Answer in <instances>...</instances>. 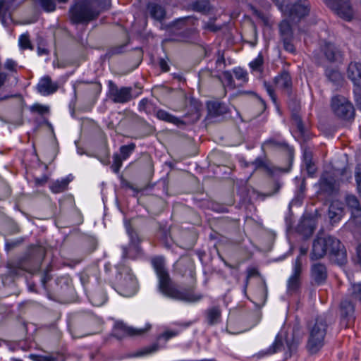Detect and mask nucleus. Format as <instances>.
<instances>
[{
    "label": "nucleus",
    "mask_w": 361,
    "mask_h": 361,
    "mask_svg": "<svg viewBox=\"0 0 361 361\" xmlns=\"http://www.w3.org/2000/svg\"><path fill=\"white\" fill-rule=\"evenodd\" d=\"M208 113L212 116H219L226 114L228 111V106L219 101H210L207 103Z\"/></svg>",
    "instance_id": "22"
},
{
    "label": "nucleus",
    "mask_w": 361,
    "mask_h": 361,
    "mask_svg": "<svg viewBox=\"0 0 361 361\" xmlns=\"http://www.w3.org/2000/svg\"><path fill=\"white\" fill-rule=\"evenodd\" d=\"M147 8L150 14V16L156 20L161 21L164 19L166 16L165 8L156 3H149Z\"/></svg>",
    "instance_id": "27"
},
{
    "label": "nucleus",
    "mask_w": 361,
    "mask_h": 361,
    "mask_svg": "<svg viewBox=\"0 0 361 361\" xmlns=\"http://www.w3.org/2000/svg\"><path fill=\"white\" fill-rule=\"evenodd\" d=\"M207 322L209 325L213 326L219 322L221 319V310L219 306H213L208 308L205 312Z\"/></svg>",
    "instance_id": "25"
},
{
    "label": "nucleus",
    "mask_w": 361,
    "mask_h": 361,
    "mask_svg": "<svg viewBox=\"0 0 361 361\" xmlns=\"http://www.w3.org/2000/svg\"><path fill=\"white\" fill-rule=\"evenodd\" d=\"M320 192L326 197H333L338 194L340 181L336 179L334 173L324 171L319 180Z\"/></svg>",
    "instance_id": "10"
},
{
    "label": "nucleus",
    "mask_w": 361,
    "mask_h": 361,
    "mask_svg": "<svg viewBox=\"0 0 361 361\" xmlns=\"http://www.w3.org/2000/svg\"><path fill=\"white\" fill-rule=\"evenodd\" d=\"M8 19H11V12L6 11L5 8L0 3V21L3 25H6Z\"/></svg>",
    "instance_id": "50"
},
{
    "label": "nucleus",
    "mask_w": 361,
    "mask_h": 361,
    "mask_svg": "<svg viewBox=\"0 0 361 361\" xmlns=\"http://www.w3.org/2000/svg\"><path fill=\"white\" fill-rule=\"evenodd\" d=\"M355 180L357 192L361 197V164H357L355 167Z\"/></svg>",
    "instance_id": "51"
},
{
    "label": "nucleus",
    "mask_w": 361,
    "mask_h": 361,
    "mask_svg": "<svg viewBox=\"0 0 361 361\" xmlns=\"http://www.w3.org/2000/svg\"><path fill=\"white\" fill-rule=\"evenodd\" d=\"M222 75H223L224 80H225V82H226L228 86H230V87L235 86V82H234V80L233 78V75L229 71H224L222 73Z\"/></svg>",
    "instance_id": "53"
},
{
    "label": "nucleus",
    "mask_w": 361,
    "mask_h": 361,
    "mask_svg": "<svg viewBox=\"0 0 361 361\" xmlns=\"http://www.w3.org/2000/svg\"><path fill=\"white\" fill-rule=\"evenodd\" d=\"M154 103L147 98H143L138 104V110L140 112H145L146 114H151L154 111Z\"/></svg>",
    "instance_id": "33"
},
{
    "label": "nucleus",
    "mask_w": 361,
    "mask_h": 361,
    "mask_svg": "<svg viewBox=\"0 0 361 361\" xmlns=\"http://www.w3.org/2000/svg\"><path fill=\"white\" fill-rule=\"evenodd\" d=\"M38 361H59V356L54 355H41Z\"/></svg>",
    "instance_id": "57"
},
{
    "label": "nucleus",
    "mask_w": 361,
    "mask_h": 361,
    "mask_svg": "<svg viewBox=\"0 0 361 361\" xmlns=\"http://www.w3.org/2000/svg\"><path fill=\"white\" fill-rule=\"evenodd\" d=\"M302 259L300 256L297 257L293 264V271L290 276L300 279L302 271Z\"/></svg>",
    "instance_id": "38"
},
{
    "label": "nucleus",
    "mask_w": 361,
    "mask_h": 361,
    "mask_svg": "<svg viewBox=\"0 0 361 361\" xmlns=\"http://www.w3.org/2000/svg\"><path fill=\"white\" fill-rule=\"evenodd\" d=\"M301 286L300 279L290 276L287 281V289L290 293H297Z\"/></svg>",
    "instance_id": "36"
},
{
    "label": "nucleus",
    "mask_w": 361,
    "mask_h": 361,
    "mask_svg": "<svg viewBox=\"0 0 361 361\" xmlns=\"http://www.w3.org/2000/svg\"><path fill=\"white\" fill-rule=\"evenodd\" d=\"M59 89L57 82H53L49 75H45L40 79L37 85V92L43 96H48L55 93Z\"/></svg>",
    "instance_id": "18"
},
{
    "label": "nucleus",
    "mask_w": 361,
    "mask_h": 361,
    "mask_svg": "<svg viewBox=\"0 0 361 361\" xmlns=\"http://www.w3.org/2000/svg\"><path fill=\"white\" fill-rule=\"evenodd\" d=\"M8 230L11 234H16L20 232L19 226L14 221H10L7 224Z\"/></svg>",
    "instance_id": "55"
},
{
    "label": "nucleus",
    "mask_w": 361,
    "mask_h": 361,
    "mask_svg": "<svg viewBox=\"0 0 361 361\" xmlns=\"http://www.w3.org/2000/svg\"><path fill=\"white\" fill-rule=\"evenodd\" d=\"M158 235L164 245L168 249L171 248L173 242L169 231L166 228H161Z\"/></svg>",
    "instance_id": "34"
},
{
    "label": "nucleus",
    "mask_w": 361,
    "mask_h": 361,
    "mask_svg": "<svg viewBox=\"0 0 361 361\" xmlns=\"http://www.w3.org/2000/svg\"><path fill=\"white\" fill-rule=\"evenodd\" d=\"M255 171L264 169L269 175L272 176L274 173V169L266 157H257L252 163Z\"/></svg>",
    "instance_id": "29"
},
{
    "label": "nucleus",
    "mask_w": 361,
    "mask_h": 361,
    "mask_svg": "<svg viewBox=\"0 0 361 361\" xmlns=\"http://www.w3.org/2000/svg\"><path fill=\"white\" fill-rule=\"evenodd\" d=\"M355 102L357 108L361 111V87H355L353 89Z\"/></svg>",
    "instance_id": "52"
},
{
    "label": "nucleus",
    "mask_w": 361,
    "mask_h": 361,
    "mask_svg": "<svg viewBox=\"0 0 361 361\" xmlns=\"http://www.w3.org/2000/svg\"><path fill=\"white\" fill-rule=\"evenodd\" d=\"M51 276L49 274V270H46L44 273H43V275H42V283L43 284V286H45V284L51 280Z\"/></svg>",
    "instance_id": "62"
},
{
    "label": "nucleus",
    "mask_w": 361,
    "mask_h": 361,
    "mask_svg": "<svg viewBox=\"0 0 361 361\" xmlns=\"http://www.w3.org/2000/svg\"><path fill=\"white\" fill-rule=\"evenodd\" d=\"M19 46L21 49H33V47L30 40L28 33L23 34L19 37Z\"/></svg>",
    "instance_id": "41"
},
{
    "label": "nucleus",
    "mask_w": 361,
    "mask_h": 361,
    "mask_svg": "<svg viewBox=\"0 0 361 361\" xmlns=\"http://www.w3.org/2000/svg\"><path fill=\"white\" fill-rule=\"evenodd\" d=\"M109 97L114 103L124 104L133 98L132 87H122L119 88L112 80L108 82Z\"/></svg>",
    "instance_id": "12"
},
{
    "label": "nucleus",
    "mask_w": 361,
    "mask_h": 361,
    "mask_svg": "<svg viewBox=\"0 0 361 361\" xmlns=\"http://www.w3.org/2000/svg\"><path fill=\"white\" fill-rule=\"evenodd\" d=\"M136 145L135 143L131 142L126 145H122L120 147V156L123 160L127 159L130 155L134 152Z\"/></svg>",
    "instance_id": "37"
},
{
    "label": "nucleus",
    "mask_w": 361,
    "mask_h": 361,
    "mask_svg": "<svg viewBox=\"0 0 361 361\" xmlns=\"http://www.w3.org/2000/svg\"><path fill=\"white\" fill-rule=\"evenodd\" d=\"M286 343L288 350V355H287L288 353H286V359H287L288 357H291L293 352L296 351L299 345V341H296L293 336L290 339L287 338Z\"/></svg>",
    "instance_id": "40"
},
{
    "label": "nucleus",
    "mask_w": 361,
    "mask_h": 361,
    "mask_svg": "<svg viewBox=\"0 0 361 361\" xmlns=\"http://www.w3.org/2000/svg\"><path fill=\"white\" fill-rule=\"evenodd\" d=\"M327 254L331 260L339 265L346 262V250L338 239L331 235L324 238L317 237L312 243L310 259L312 261L317 260L323 258Z\"/></svg>",
    "instance_id": "3"
},
{
    "label": "nucleus",
    "mask_w": 361,
    "mask_h": 361,
    "mask_svg": "<svg viewBox=\"0 0 361 361\" xmlns=\"http://www.w3.org/2000/svg\"><path fill=\"white\" fill-rule=\"evenodd\" d=\"M42 8L47 12H51L56 9V4L54 0H39Z\"/></svg>",
    "instance_id": "47"
},
{
    "label": "nucleus",
    "mask_w": 361,
    "mask_h": 361,
    "mask_svg": "<svg viewBox=\"0 0 361 361\" xmlns=\"http://www.w3.org/2000/svg\"><path fill=\"white\" fill-rule=\"evenodd\" d=\"M80 279L83 286H85L89 282V276L86 273H82L80 275Z\"/></svg>",
    "instance_id": "64"
},
{
    "label": "nucleus",
    "mask_w": 361,
    "mask_h": 361,
    "mask_svg": "<svg viewBox=\"0 0 361 361\" xmlns=\"http://www.w3.org/2000/svg\"><path fill=\"white\" fill-rule=\"evenodd\" d=\"M126 232L130 238V244L129 247L123 246L122 247V257L123 258H131L130 255L129 250L131 247H134L137 249V245L140 243V239L137 231L132 227L130 223L126 224Z\"/></svg>",
    "instance_id": "19"
},
{
    "label": "nucleus",
    "mask_w": 361,
    "mask_h": 361,
    "mask_svg": "<svg viewBox=\"0 0 361 361\" xmlns=\"http://www.w3.org/2000/svg\"><path fill=\"white\" fill-rule=\"evenodd\" d=\"M264 57L262 53H259L257 58L252 61L249 66L252 71L263 72Z\"/></svg>",
    "instance_id": "35"
},
{
    "label": "nucleus",
    "mask_w": 361,
    "mask_h": 361,
    "mask_svg": "<svg viewBox=\"0 0 361 361\" xmlns=\"http://www.w3.org/2000/svg\"><path fill=\"white\" fill-rule=\"evenodd\" d=\"M324 75L327 78L329 81L336 86L342 84L343 81L342 73L334 68L327 67L324 71Z\"/></svg>",
    "instance_id": "30"
},
{
    "label": "nucleus",
    "mask_w": 361,
    "mask_h": 361,
    "mask_svg": "<svg viewBox=\"0 0 361 361\" xmlns=\"http://www.w3.org/2000/svg\"><path fill=\"white\" fill-rule=\"evenodd\" d=\"M264 87L267 94L270 97L271 101L273 102V103L274 104H277V97H276V95L275 94V92H274V90L272 85L269 82L264 81Z\"/></svg>",
    "instance_id": "49"
},
{
    "label": "nucleus",
    "mask_w": 361,
    "mask_h": 361,
    "mask_svg": "<svg viewBox=\"0 0 361 361\" xmlns=\"http://www.w3.org/2000/svg\"><path fill=\"white\" fill-rule=\"evenodd\" d=\"M151 328L150 324H147L144 329H134L127 326L123 322H116L112 330V336L121 340L126 336H134L143 334Z\"/></svg>",
    "instance_id": "14"
},
{
    "label": "nucleus",
    "mask_w": 361,
    "mask_h": 361,
    "mask_svg": "<svg viewBox=\"0 0 361 361\" xmlns=\"http://www.w3.org/2000/svg\"><path fill=\"white\" fill-rule=\"evenodd\" d=\"M283 345V341L281 338L279 336H276L275 338L274 342L272 345L267 349L265 353L266 355H272L278 352L281 350Z\"/></svg>",
    "instance_id": "39"
},
{
    "label": "nucleus",
    "mask_w": 361,
    "mask_h": 361,
    "mask_svg": "<svg viewBox=\"0 0 361 361\" xmlns=\"http://www.w3.org/2000/svg\"><path fill=\"white\" fill-rule=\"evenodd\" d=\"M30 111L42 116L49 114V107L40 104H35L30 107Z\"/></svg>",
    "instance_id": "45"
},
{
    "label": "nucleus",
    "mask_w": 361,
    "mask_h": 361,
    "mask_svg": "<svg viewBox=\"0 0 361 361\" xmlns=\"http://www.w3.org/2000/svg\"><path fill=\"white\" fill-rule=\"evenodd\" d=\"M177 332L174 331H166L162 334V337L166 340H169L177 335Z\"/></svg>",
    "instance_id": "61"
},
{
    "label": "nucleus",
    "mask_w": 361,
    "mask_h": 361,
    "mask_svg": "<svg viewBox=\"0 0 361 361\" xmlns=\"http://www.w3.org/2000/svg\"><path fill=\"white\" fill-rule=\"evenodd\" d=\"M300 105L295 102L294 107L292 109L291 118L300 134L304 136L305 133V128L300 114Z\"/></svg>",
    "instance_id": "28"
},
{
    "label": "nucleus",
    "mask_w": 361,
    "mask_h": 361,
    "mask_svg": "<svg viewBox=\"0 0 361 361\" xmlns=\"http://www.w3.org/2000/svg\"><path fill=\"white\" fill-rule=\"evenodd\" d=\"M150 262L159 279V289L164 295L188 303H195L203 298L202 294L195 292V284L179 289L172 283L164 256L152 257Z\"/></svg>",
    "instance_id": "1"
},
{
    "label": "nucleus",
    "mask_w": 361,
    "mask_h": 361,
    "mask_svg": "<svg viewBox=\"0 0 361 361\" xmlns=\"http://www.w3.org/2000/svg\"><path fill=\"white\" fill-rule=\"evenodd\" d=\"M252 10L253 15H255L256 17H257L258 18H259L262 20H263L264 23L267 22V18L264 16L263 12H262L261 11L257 10L255 8H252Z\"/></svg>",
    "instance_id": "58"
},
{
    "label": "nucleus",
    "mask_w": 361,
    "mask_h": 361,
    "mask_svg": "<svg viewBox=\"0 0 361 361\" xmlns=\"http://www.w3.org/2000/svg\"><path fill=\"white\" fill-rule=\"evenodd\" d=\"M279 35L286 51L295 53V48L293 44V30L288 20L284 19L279 24Z\"/></svg>",
    "instance_id": "13"
},
{
    "label": "nucleus",
    "mask_w": 361,
    "mask_h": 361,
    "mask_svg": "<svg viewBox=\"0 0 361 361\" xmlns=\"http://www.w3.org/2000/svg\"><path fill=\"white\" fill-rule=\"evenodd\" d=\"M156 116L158 119L176 125L178 127L185 125V122L182 119L171 114L164 109H159L156 112Z\"/></svg>",
    "instance_id": "24"
},
{
    "label": "nucleus",
    "mask_w": 361,
    "mask_h": 361,
    "mask_svg": "<svg viewBox=\"0 0 361 361\" xmlns=\"http://www.w3.org/2000/svg\"><path fill=\"white\" fill-rule=\"evenodd\" d=\"M340 315L341 325L345 328H348L354 323L355 317V305L348 299H344L340 304Z\"/></svg>",
    "instance_id": "16"
},
{
    "label": "nucleus",
    "mask_w": 361,
    "mask_h": 361,
    "mask_svg": "<svg viewBox=\"0 0 361 361\" xmlns=\"http://www.w3.org/2000/svg\"><path fill=\"white\" fill-rule=\"evenodd\" d=\"M109 4L106 0H74L68 12L69 21L73 25H87L107 10Z\"/></svg>",
    "instance_id": "2"
},
{
    "label": "nucleus",
    "mask_w": 361,
    "mask_h": 361,
    "mask_svg": "<svg viewBox=\"0 0 361 361\" xmlns=\"http://www.w3.org/2000/svg\"><path fill=\"white\" fill-rule=\"evenodd\" d=\"M20 243V240L6 241L5 244V248L7 251H9L16 247V246H18Z\"/></svg>",
    "instance_id": "60"
},
{
    "label": "nucleus",
    "mask_w": 361,
    "mask_h": 361,
    "mask_svg": "<svg viewBox=\"0 0 361 361\" xmlns=\"http://www.w3.org/2000/svg\"><path fill=\"white\" fill-rule=\"evenodd\" d=\"M319 51L325 60L330 63H342L344 61V51L331 42L322 41L319 46Z\"/></svg>",
    "instance_id": "11"
},
{
    "label": "nucleus",
    "mask_w": 361,
    "mask_h": 361,
    "mask_svg": "<svg viewBox=\"0 0 361 361\" xmlns=\"http://www.w3.org/2000/svg\"><path fill=\"white\" fill-rule=\"evenodd\" d=\"M338 204V203L333 202L329 208V216L333 222L340 221L343 215V209Z\"/></svg>",
    "instance_id": "31"
},
{
    "label": "nucleus",
    "mask_w": 361,
    "mask_h": 361,
    "mask_svg": "<svg viewBox=\"0 0 361 361\" xmlns=\"http://www.w3.org/2000/svg\"><path fill=\"white\" fill-rule=\"evenodd\" d=\"M329 324L326 317L318 316L314 321L307 324V339L305 345L310 355L318 353L325 345Z\"/></svg>",
    "instance_id": "4"
},
{
    "label": "nucleus",
    "mask_w": 361,
    "mask_h": 361,
    "mask_svg": "<svg viewBox=\"0 0 361 361\" xmlns=\"http://www.w3.org/2000/svg\"><path fill=\"white\" fill-rule=\"evenodd\" d=\"M310 276L316 285L321 286L324 284L328 277V271L326 265L321 262L312 264Z\"/></svg>",
    "instance_id": "17"
},
{
    "label": "nucleus",
    "mask_w": 361,
    "mask_h": 361,
    "mask_svg": "<svg viewBox=\"0 0 361 361\" xmlns=\"http://www.w3.org/2000/svg\"><path fill=\"white\" fill-rule=\"evenodd\" d=\"M116 274L114 281V288L124 296L135 293L136 281L131 270L123 264L116 266Z\"/></svg>",
    "instance_id": "7"
},
{
    "label": "nucleus",
    "mask_w": 361,
    "mask_h": 361,
    "mask_svg": "<svg viewBox=\"0 0 361 361\" xmlns=\"http://www.w3.org/2000/svg\"><path fill=\"white\" fill-rule=\"evenodd\" d=\"M345 202L348 207L350 209L352 216L353 218H361V207L356 196L353 195H346Z\"/></svg>",
    "instance_id": "26"
},
{
    "label": "nucleus",
    "mask_w": 361,
    "mask_h": 361,
    "mask_svg": "<svg viewBox=\"0 0 361 361\" xmlns=\"http://www.w3.org/2000/svg\"><path fill=\"white\" fill-rule=\"evenodd\" d=\"M262 148L263 150L267 149L284 153L286 156L288 166L286 169L278 168L277 170L283 172L290 171L294 158V148L288 143L281 133H277L270 136L262 143Z\"/></svg>",
    "instance_id": "5"
},
{
    "label": "nucleus",
    "mask_w": 361,
    "mask_h": 361,
    "mask_svg": "<svg viewBox=\"0 0 361 361\" xmlns=\"http://www.w3.org/2000/svg\"><path fill=\"white\" fill-rule=\"evenodd\" d=\"M125 47V44H121L110 47L106 51L105 56L108 59H110L114 55L121 54L124 52Z\"/></svg>",
    "instance_id": "42"
},
{
    "label": "nucleus",
    "mask_w": 361,
    "mask_h": 361,
    "mask_svg": "<svg viewBox=\"0 0 361 361\" xmlns=\"http://www.w3.org/2000/svg\"><path fill=\"white\" fill-rule=\"evenodd\" d=\"M4 68L11 72H17V63L13 59H7L4 64Z\"/></svg>",
    "instance_id": "54"
},
{
    "label": "nucleus",
    "mask_w": 361,
    "mask_h": 361,
    "mask_svg": "<svg viewBox=\"0 0 361 361\" xmlns=\"http://www.w3.org/2000/svg\"><path fill=\"white\" fill-rule=\"evenodd\" d=\"M325 5L345 21H351L355 15L350 0H324Z\"/></svg>",
    "instance_id": "9"
},
{
    "label": "nucleus",
    "mask_w": 361,
    "mask_h": 361,
    "mask_svg": "<svg viewBox=\"0 0 361 361\" xmlns=\"http://www.w3.org/2000/svg\"><path fill=\"white\" fill-rule=\"evenodd\" d=\"M48 180V176L47 175H43L39 178H35V185L37 187H40L44 185Z\"/></svg>",
    "instance_id": "56"
},
{
    "label": "nucleus",
    "mask_w": 361,
    "mask_h": 361,
    "mask_svg": "<svg viewBox=\"0 0 361 361\" xmlns=\"http://www.w3.org/2000/svg\"><path fill=\"white\" fill-rule=\"evenodd\" d=\"M190 7L192 11L202 14H207L211 10L209 0H196L190 4Z\"/></svg>",
    "instance_id": "32"
},
{
    "label": "nucleus",
    "mask_w": 361,
    "mask_h": 361,
    "mask_svg": "<svg viewBox=\"0 0 361 361\" xmlns=\"http://www.w3.org/2000/svg\"><path fill=\"white\" fill-rule=\"evenodd\" d=\"M0 3L5 8V10L11 12V13L19 6L18 0H0Z\"/></svg>",
    "instance_id": "44"
},
{
    "label": "nucleus",
    "mask_w": 361,
    "mask_h": 361,
    "mask_svg": "<svg viewBox=\"0 0 361 361\" xmlns=\"http://www.w3.org/2000/svg\"><path fill=\"white\" fill-rule=\"evenodd\" d=\"M274 81L278 88L285 90L289 95L291 94L293 82L288 71L283 70L274 78Z\"/></svg>",
    "instance_id": "20"
},
{
    "label": "nucleus",
    "mask_w": 361,
    "mask_h": 361,
    "mask_svg": "<svg viewBox=\"0 0 361 361\" xmlns=\"http://www.w3.org/2000/svg\"><path fill=\"white\" fill-rule=\"evenodd\" d=\"M73 176L70 174L61 180L53 181L49 185V189L55 194L63 192L68 189V184L73 180Z\"/></svg>",
    "instance_id": "23"
},
{
    "label": "nucleus",
    "mask_w": 361,
    "mask_h": 361,
    "mask_svg": "<svg viewBox=\"0 0 361 361\" xmlns=\"http://www.w3.org/2000/svg\"><path fill=\"white\" fill-rule=\"evenodd\" d=\"M331 109L338 118L344 121H352L355 117V109L353 104L345 97L336 95L332 97Z\"/></svg>",
    "instance_id": "8"
},
{
    "label": "nucleus",
    "mask_w": 361,
    "mask_h": 361,
    "mask_svg": "<svg viewBox=\"0 0 361 361\" xmlns=\"http://www.w3.org/2000/svg\"><path fill=\"white\" fill-rule=\"evenodd\" d=\"M311 11V4L309 0H297L288 9V15L292 20L300 21L307 16Z\"/></svg>",
    "instance_id": "15"
},
{
    "label": "nucleus",
    "mask_w": 361,
    "mask_h": 361,
    "mask_svg": "<svg viewBox=\"0 0 361 361\" xmlns=\"http://www.w3.org/2000/svg\"><path fill=\"white\" fill-rule=\"evenodd\" d=\"M219 54V57L218 59H216V63L217 66H220L221 64L224 65V66H226V61H225V58H224V56L223 54H221L220 51L218 52Z\"/></svg>",
    "instance_id": "63"
},
{
    "label": "nucleus",
    "mask_w": 361,
    "mask_h": 361,
    "mask_svg": "<svg viewBox=\"0 0 361 361\" xmlns=\"http://www.w3.org/2000/svg\"><path fill=\"white\" fill-rule=\"evenodd\" d=\"M159 66L163 72H168L170 70V67L167 61L164 59H160L159 61Z\"/></svg>",
    "instance_id": "59"
},
{
    "label": "nucleus",
    "mask_w": 361,
    "mask_h": 361,
    "mask_svg": "<svg viewBox=\"0 0 361 361\" xmlns=\"http://www.w3.org/2000/svg\"><path fill=\"white\" fill-rule=\"evenodd\" d=\"M350 294L353 299L361 302V283H354L351 286Z\"/></svg>",
    "instance_id": "48"
},
{
    "label": "nucleus",
    "mask_w": 361,
    "mask_h": 361,
    "mask_svg": "<svg viewBox=\"0 0 361 361\" xmlns=\"http://www.w3.org/2000/svg\"><path fill=\"white\" fill-rule=\"evenodd\" d=\"M35 255V259L32 264L30 257H25L17 263L9 264L8 266V273L12 276H19L23 274L25 271L34 273L39 270L41 263L45 256V251L42 247H37L32 251Z\"/></svg>",
    "instance_id": "6"
},
{
    "label": "nucleus",
    "mask_w": 361,
    "mask_h": 361,
    "mask_svg": "<svg viewBox=\"0 0 361 361\" xmlns=\"http://www.w3.org/2000/svg\"><path fill=\"white\" fill-rule=\"evenodd\" d=\"M347 75L353 83L354 87H361V63L350 62L347 68Z\"/></svg>",
    "instance_id": "21"
},
{
    "label": "nucleus",
    "mask_w": 361,
    "mask_h": 361,
    "mask_svg": "<svg viewBox=\"0 0 361 361\" xmlns=\"http://www.w3.org/2000/svg\"><path fill=\"white\" fill-rule=\"evenodd\" d=\"M233 71L235 78L238 80H240L243 82H246L248 80L247 73L242 68H235Z\"/></svg>",
    "instance_id": "46"
},
{
    "label": "nucleus",
    "mask_w": 361,
    "mask_h": 361,
    "mask_svg": "<svg viewBox=\"0 0 361 361\" xmlns=\"http://www.w3.org/2000/svg\"><path fill=\"white\" fill-rule=\"evenodd\" d=\"M123 159L118 154H114L113 156V163L111 166V169L113 172L118 173L122 166Z\"/></svg>",
    "instance_id": "43"
}]
</instances>
